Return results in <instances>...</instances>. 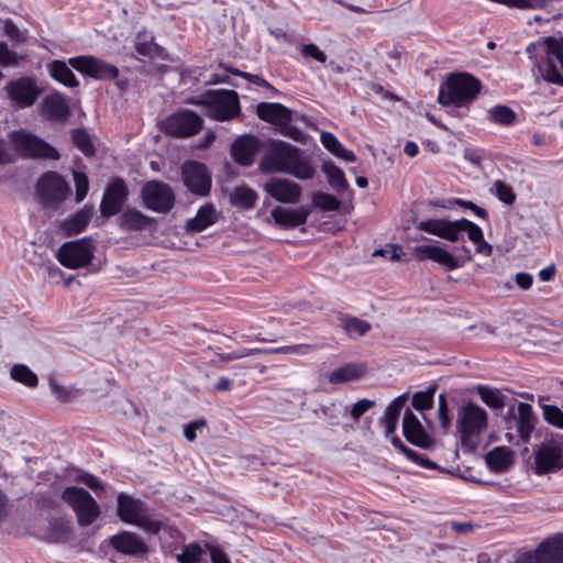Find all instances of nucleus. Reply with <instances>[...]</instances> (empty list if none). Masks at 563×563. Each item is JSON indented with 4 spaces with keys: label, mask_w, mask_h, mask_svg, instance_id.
Here are the masks:
<instances>
[{
    "label": "nucleus",
    "mask_w": 563,
    "mask_h": 563,
    "mask_svg": "<svg viewBox=\"0 0 563 563\" xmlns=\"http://www.w3.org/2000/svg\"><path fill=\"white\" fill-rule=\"evenodd\" d=\"M518 416L516 418L517 431L523 443L530 441L531 434L538 422V418L530 404L519 402Z\"/></svg>",
    "instance_id": "nucleus-27"
},
{
    "label": "nucleus",
    "mask_w": 563,
    "mask_h": 563,
    "mask_svg": "<svg viewBox=\"0 0 563 563\" xmlns=\"http://www.w3.org/2000/svg\"><path fill=\"white\" fill-rule=\"evenodd\" d=\"M70 67L96 80H114L119 77V68L92 55H80L68 59Z\"/></svg>",
    "instance_id": "nucleus-16"
},
{
    "label": "nucleus",
    "mask_w": 563,
    "mask_h": 563,
    "mask_svg": "<svg viewBox=\"0 0 563 563\" xmlns=\"http://www.w3.org/2000/svg\"><path fill=\"white\" fill-rule=\"evenodd\" d=\"M374 406V400H369L366 398L361 399L353 405V407L350 410V415L355 421H357L367 410H369Z\"/></svg>",
    "instance_id": "nucleus-58"
},
{
    "label": "nucleus",
    "mask_w": 563,
    "mask_h": 563,
    "mask_svg": "<svg viewBox=\"0 0 563 563\" xmlns=\"http://www.w3.org/2000/svg\"><path fill=\"white\" fill-rule=\"evenodd\" d=\"M489 120L500 124L510 125L516 120V113L507 106H495L488 111Z\"/></svg>",
    "instance_id": "nucleus-42"
},
{
    "label": "nucleus",
    "mask_w": 563,
    "mask_h": 563,
    "mask_svg": "<svg viewBox=\"0 0 563 563\" xmlns=\"http://www.w3.org/2000/svg\"><path fill=\"white\" fill-rule=\"evenodd\" d=\"M435 386L427 390L417 391L411 399V406L419 411L429 410L433 407Z\"/></svg>",
    "instance_id": "nucleus-44"
},
{
    "label": "nucleus",
    "mask_w": 563,
    "mask_h": 563,
    "mask_svg": "<svg viewBox=\"0 0 563 563\" xmlns=\"http://www.w3.org/2000/svg\"><path fill=\"white\" fill-rule=\"evenodd\" d=\"M322 145L332 154H335L342 143L331 132H322L320 136Z\"/></svg>",
    "instance_id": "nucleus-60"
},
{
    "label": "nucleus",
    "mask_w": 563,
    "mask_h": 563,
    "mask_svg": "<svg viewBox=\"0 0 563 563\" xmlns=\"http://www.w3.org/2000/svg\"><path fill=\"white\" fill-rule=\"evenodd\" d=\"M62 499L71 507L80 527L92 525L101 514L100 506L85 488L77 486L66 487L62 493Z\"/></svg>",
    "instance_id": "nucleus-6"
},
{
    "label": "nucleus",
    "mask_w": 563,
    "mask_h": 563,
    "mask_svg": "<svg viewBox=\"0 0 563 563\" xmlns=\"http://www.w3.org/2000/svg\"><path fill=\"white\" fill-rule=\"evenodd\" d=\"M563 548V533L544 539L534 551L520 553L515 563H549Z\"/></svg>",
    "instance_id": "nucleus-20"
},
{
    "label": "nucleus",
    "mask_w": 563,
    "mask_h": 563,
    "mask_svg": "<svg viewBox=\"0 0 563 563\" xmlns=\"http://www.w3.org/2000/svg\"><path fill=\"white\" fill-rule=\"evenodd\" d=\"M495 196L505 205L511 206L516 201V194L514 189L503 180L494 183Z\"/></svg>",
    "instance_id": "nucleus-49"
},
{
    "label": "nucleus",
    "mask_w": 563,
    "mask_h": 563,
    "mask_svg": "<svg viewBox=\"0 0 563 563\" xmlns=\"http://www.w3.org/2000/svg\"><path fill=\"white\" fill-rule=\"evenodd\" d=\"M21 59H23V57L19 56L14 51L10 49L5 42H0V66H16Z\"/></svg>",
    "instance_id": "nucleus-51"
},
{
    "label": "nucleus",
    "mask_w": 563,
    "mask_h": 563,
    "mask_svg": "<svg viewBox=\"0 0 563 563\" xmlns=\"http://www.w3.org/2000/svg\"><path fill=\"white\" fill-rule=\"evenodd\" d=\"M203 128V119L191 110H181L168 115L162 123V131L169 136L188 139Z\"/></svg>",
    "instance_id": "nucleus-13"
},
{
    "label": "nucleus",
    "mask_w": 563,
    "mask_h": 563,
    "mask_svg": "<svg viewBox=\"0 0 563 563\" xmlns=\"http://www.w3.org/2000/svg\"><path fill=\"white\" fill-rule=\"evenodd\" d=\"M473 227L474 222L466 218H461L455 221L448 220L441 239L450 241L452 243L464 241L463 236H461V233L466 232L468 234V232L472 231Z\"/></svg>",
    "instance_id": "nucleus-34"
},
{
    "label": "nucleus",
    "mask_w": 563,
    "mask_h": 563,
    "mask_svg": "<svg viewBox=\"0 0 563 563\" xmlns=\"http://www.w3.org/2000/svg\"><path fill=\"white\" fill-rule=\"evenodd\" d=\"M342 321V328L344 329L345 333L349 336H363L365 335L371 329V324L356 317H346L341 319Z\"/></svg>",
    "instance_id": "nucleus-41"
},
{
    "label": "nucleus",
    "mask_w": 563,
    "mask_h": 563,
    "mask_svg": "<svg viewBox=\"0 0 563 563\" xmlns=\"http://www.w3.org/2000/svg\"><path fill=\"white\" fill-rule=\"evenodd\" d=\"M203 550L199 543L192 542L183 547L181 553L177 554L179 563H200Z\"/></svg>",
    "instance_id": "nucleus-45"
},
{
    "label": "nucleus",
    "mask_w": 563,
    "mask_h": 563,
    "mask_svg": "<svg viewBox=\"0 0 563 563\" xmlns=\"http://www.w3.org/2000/svg\"><path fill=\"white\" fill-rule=\"evenodd\" d=\"M457 254L453 255L444 247L435 244H422L415 247V254L419 261H433L441 265L445 271H454L463 267L473 260L471 249L466 245L456 247Z\"/></svg>",
    "instance_id": "nucleus-8"
},
{
    "label": "nucleus",
    "mask_w": 563,
    "mask_h": 563,
    "mask_svg": "<svg viewBox=\"0 0 563 563\" xmlns=\"http://www.w3.org/2000/svg\"><path fill=\"white\" fill-rule=\"evenodd\" d=\"M452 205H456L464 209L471 210L472 212H474L475 216H477L479 219H483L485 221H488V219H489L487 210L477 206L473 201L455 198L452 201Z\"/></svg>",
    "instance_id": "nucleus-56"
},
{
    "label": "nucleus",
    "mask_w": 563,
    "mask_h": 563,
    "mask_svg": "<svg viewBox=\"0 0 563 563\" xmlns=\"http://www.w3.org/2000/svg\"><path fill=\"white\" fill-rule=\"evenodd\" d=\"M4 34L13 42L18 44H24L27 40L26 31H21L16 24L8 19L3 23Z\"/></svg>",
    "instance_id": "nucleus-52"
},
{
    "label": "nucleus",
    "mask_w": 563,
    "mask_h": 563,
    "mask_svg": "<svg viewBox=\"0 0 563 563\" xmlns=\"http://www.w3.org/2000/svg\"><path fill=\"white\" fill-rule=\"evenodd\" d=\"M69 66V63L67 64L64 60H53L48 65V71L51 77L56 81L63 84L66 87L76 88L79 86V81Z\"/></svg>",
    "instance_id": "nucleus-33"
},
{
    "label": "nucleus",
    "mask_w": 563,
    "mask_h": 563,
    "mask_svg": "<svg viewBox=\"0 0 563 563\" xmlns=\"http://www.w3.org/2000/svg\"><path fill=\"white\" fill-rule=\"evenodd\" d=\"M265 191L276 201L295 203L301 196V187L291 180L273 178L265 185Z\"/></svg>",
    "instance_id": "nucleus-24"
},
{
    "label": "nucleus",
    "mask_w": 563,
    "mask_h": 563,
    "mask_svg": "<svg viewBox=\"0 0 563 563\" xmlns=\"http://www.w3.org/2000/svg\"><path fill=\"white\" fill-rule=\"evenodd\" d=\"M155 223L154 219L136 209L129 208L119 218V225L123 231H144Z\"/></svg>",
    "instance_id": "nucleus-28"
},
{
    "label": "nucleus",
    "mask_w": 563,
    "mask_h": 563,
    "mask_svg": "<svg viewBox=\"0 0 563 563\" xmlns=\"http://www.w3.org/2000/svg\"><path fill=\"white\" fill-rule=\"evenodd\" d=\"M78 481L96 493L104 490L102 482L97 476L90 473H85L84 475H80L78 477Z\"/></svg>",
    "instance_id": "nucleus-61"
},
{
    "label": "nucleus",
    "mask_w": 563,
    "mask_h": 563,
    "mask_svg": "<svg viewBox=\"0 0 563 563\" xmlns=\"http://www.w3.org/2000/svg\"><path fill=\"white\" fill-rule=\"evenodd\" d=\"M445 87V90L440 89L438 101L442 106L453 104L460 108L476 99L482 89V84L468 73H454L446 78Z\"/></svg>",
    "instance_id": "nucleus-4"
},
{
    "label": "nucleus",
    "mask_w": 563,
    "mask_h": 563,
    "mask_svg": "<svg viewBox=\"0 0 563 563\" xmlns=\"http://www.w3.org/2000/svg\"><path fill=\"white\" fill-rule=\"evenodd\" d=\"M314 350L313 345L310 344H295V345H284L279 347H274L271 350H266L268 353H277V354H297V355H307Z\"/></svg>",
    "instance_id": "nucleus-50"
},
{
    "label": "nucleus",
    "mask_w": 563,
    "mask_h": 563,
    "mask_svg": "<svg viewBox=\"0 0 563 563\" xmlns=\"http://www.w3.org/2000/svg\"><path fill=\"white\" fill-rule=\"evenodd\" d=\"M119 518L129 525H133L151 533H158L163 528L161 520L150 519L146 504L125 493H120L117 497Z\"/></svg>",
    "instance_id": "nucleus-5"
},
{
    "label": "nucleus",
    "mask_w": 563,
    "mask_h": 563,
    "mask_svg": "<svg viewBox=\"0 0 563 563\" xmlns=\"http://www.w3.org/2000/svg\"><path fill=\"white\" fill-rule=\"evenodd\" d=\"M280 133L296 142H302L305 139V133L301 129L295 125H290V123H287V125H283L279 129Z\"/></svg>",
    "instance_id": "nucleus-63"
},
{
    "label": "nucleus",
    "mask_w": 563,
    "mask_h": 563,
    "mask_svg": "<svg viewBox=\"0 0 563 563\" xmlns=\"http://www.w3.org/2000/svg\"><path fill=\"white\" fill-rule=\"evenodd\" d=\"M92 217V207L86 205L62 223V230L67 236L77 235L86 230Z\"/></svg>",
    "instance_id": "nucleus-29"
},
{
    "label": "nucleus",
    "mask_w": 563,
    "mask_h": 563,
    "mask_svg": "<svg viewBox=\"0 0 563 563\" xmlns=\"http://www.w3.org/2000/svg\"><path fill=\"white\" fill-rule=\"evenodd\" d=\"M438 415L440 423L443 428H448L451 423V417L449 412V405L446 400V396L444 394H441L439 396V408H438Z\"/></svg>",
    "instance_id": "nucleus-59"
},
{
    "label": "nucleus",
    "mask_w": 563,
    "mask_h": 563,
    "mask_svg": "<svg viewBox=\"0 0 563 563\" xmlns=\"http://www.w3.org/2000/svg\"><path fill=\"white\" fill-rule=\"evenodd\" d=\"M70 137L74 146L79 150L86 157H93L96 155L95 144L86 129H73L70 131Z\"/></svg>",
    "instance_id": "nucleus-38"
},
{
    "label": "nucleus",
    "mask_w": 563,
    "mask_h": 563,
    "mask_svg": "<svg viewBox=\"0 0 563 563\" xmlns=\"http://www.w3.org/2000/svg\"><path fill=\"white\" fill-rule=\"evenodd\" d=\"M300 53L303 58H312L321 64H325L328 59L325 53L313 43L303 44Z\"/></svg>",
    "instance_id": "nucleus-55"
},
{
    "label": "nucleus",
    "mask_w": 563,
    "mask_h": 563,
    "mask_svg": "<svg viewBox=\"0 0 563 563\" xmlns=\"http://www.w3.org/2000/svg\"><path fill=\"white\" fill-rule=\"evenodd\" d=\"M311 211L310 206H301L298 209L276 206L271 214L278 227L288 230L305 224Z\"/></svg>",
    "instance_id": "nucleus-23"
},
{
    "label": "nucleus",
    "mask_w": 563,
    "mask_h": 563,
    "mask_svg": "<svg viewBox=\"0 0 563 563\" xmlns=\"http://www.w3.org/2000/svg\"><path fill=\"white\" fill-rule=\"evenodd\" d=\"M536 49L543 53L538 64L543 80L563 87V38L542 37L537 44H529L527 53L532 54Z\"/></svg>",
    "instance_id": "nucleus-3"
},
{
    "label": "nucleus",
    "mask_w": 563,
    "mask_h": 563,
    "mask_svg": "<svg viewBox=\"0 0 563 563\" xmlns=\"http://www.w3.org/2000/svg\"><path fill=\"white\" fill-rule=\"evenodd\" d=\"M96 246L91 238L65 242L56 253L57 261L66 268L78 269L90 265Z\"/></svg>",
    "instance_id": "nucleus-9"
},
{
    "label": "nucleus",
    "mask_w": 563,
    "mask_h": 563,
    "mask_svg": "<svg viewBox=\"0 0 563 563\" xmlns=\"http://www.w3.org/2000/svg\"><path fill=\"white\" fill-rule=\"evenodd\" d=\"M36 194L42 206L51 207L63 202L70 194V187L64 177L53 170L43 173L37 179Z\"/></svg>",
    "instance_id": "nucleus-12"
},
{
    "label": "nucleus",
    "mask_w": 563,
    "mask_h": 563,
    "mask_svg": "<svg viewBox=\"0 0 563 563\" xmlns=\"http://www.w3.org/2000/svg\"><path fill=\"white\" fill-rule=\"evenodd\" d=\"M407 395L402 394L396 397L386 408L384 416L382 417V422L385 426V434L389 437L395 433L398 427V420L401 410L404 409L407 402Z\"/></svg>",
    "instance_id": "nucleus-31"
},
{
    "label": "nucleus",
    "mask_w": 563,
    "mask_h": 563,
    "mask_svg": "<svg viewBox=\"0 0 563 563\" xmlns=\"http://www.w3.org/2000/svg\"><path fill=\"white\" fill-rule=\"evenodd\" d=\"M487 428L486 411L473 402L461 407L457 413L456 429L463 444L477 438Z\"/></svg>",
    "instance_id": "nucleus-11"
},
{
    "label": "nucleus",
    "mask_w": 563,
    "mask_h": 563,
    "mask_svg": "<svg viewBox=\"0 0 563 563\" xmlns=\"http://www.w3.org/2000/svg\"><path fill=\"white\" fill-rule=\"evenodd\" d=\"M365 374V367L355 363H347L332 371L329 375V382L333 385L357 380Z\"/></svg>",
    "instance_id": "nucleus-32"
},
{
    "label": "nucleus",
    "mask_w": 563,
    "mask_h": 563,
    "mask_svg": "<svg viewBox=\"0 0 563 563\" xmlns=\"http://www.w3.org/2000/svg\"><path fill=\"white\" fill-rule=\"evenodd\" d=\"M468 239L476 245V253L485 256L492 255L493 247L485 241L483 230L476 223H474L472 231L468 232Z\"/></svg>",
    "instance_id": "nucleus-46"
},
{
    "label": "nucleus",
    "mask_w": 563,
    "mask_h": 563,
    "mask_svg": "<svg viewBox=\"0 0 563 563\" xmlns=\"http://www.w3.org/2000/svg\"><path fill=\"white\" fill-rule=\"evenodd\" d=\"M563 468V444L551 441L536 452L534 473L544 475Z\"/></svg>",
    "instance_id": "nucleus-18"
},
{
    "label": "nucleus",
    "mask_w": 563,
    "mask_h": 563,
    "mask_svg": "<svg viewBox=\"0 0 563 563\" xmlns=\"http://www.w3.org/2000/svg\"><path fill=\"white\" fill-rule=\"evenodd\" d=\"M256 200V191L245 185L235 187L230 195V202L232 206L246 210L254 208Z\"/></svg>",
    "instance_id": "nucleus-37"
},
{
    "label": "nucleus",
    "mask_w": 563,
    "mask_h": 563,
    "mask_svg": "<svg viewBox=\"0 0 563 563\" xmlns=\"http://www.w3.org/2000/svg\"><path fill=\"white\" fill-rule=\"evenodd\" d=\"M477 394L484 404L493 409H501L505 406V396L499 390L490 389L486 386H479Z\"/></svg>",
    "instance_id": "nucleus-43"
},
{
    "label": "nucleus",
    "mask_w": 563,
    "mask_h": 563,
    "mask_svg": "<svg viewBox=\"0 0 563 563\" xmlns=\"http://www.w3.org/2000/svg\"><path fill=\"white\" fill-rule=\"evenodd\" d=\"M486 462L492 470L504 472L512 464V454L507 448L498 446L487 453Z\"/></svg>",
    "instance_id": "nucleus-36"
},
{
    "label": "nucleus",
    "mask_w": 563,
    "mask_h": 563,
    "mask_svg": "<svg viewBox=\"0 0 563 563\" xmlns=\"http://www.w3.org/2000/svg\"><path fill=\"white\" fill-rule=\"evenodd\" d=\"M543 419L559 428V429H563V411L556 407V406H552V405H547L543 407Z\"/></svg>",
    "instance_id": "nucleus-54"
},
{
    "label": "nucleus",
    "mask_w": 563,
    "mask_h": 563,
    "mask_svg": "<svg viewBox=\"0 0 563 563\" xmlns=\"http://www.w3.org/2000/svg\"><path fill=\"white\" fill-rule=\"evenodd\" d=\"M216 221L214 206L212 203H206L198 209L196 217L187 220L185 228L188 232L198 233L216 223Z\"/></svg>",
    "instance_id": "nucleus-30"
},
{
    "label": "nucleus",
    "mask_w": 563,
    "mask_h": 563,
    "mask_svg": "<svg viewBox=\"0 0 563 563\" xmlns=\"http://www.w3.org/2000/svg\"><path fill=\"white\" fill-rule=\"evenodd\" d=\"M402 434L406 440L420 449H430L434 439L427 432L418 417L407 409L402 417Z\"/></svg>",
    "instance_id": "nucleus-21"
},
{
    "label": "nucleus",
    "mask_w": 563,
    "mask_h": 563,
    "mask_svg": "<svg viewBox=\"0 0 563 563\" xmlns=\"http://www.w3.org/2000/svg\"><path fill=\"white\" fill-rule=\"evenodd\" d=\"M4 91L19 109L34 106L43 93V89L37 85L36 79L31 76H22L8 81Z\"/></svg>",
    "instance_id": "nucleus-15"
},
{
    "label": "nucleus",
    "mask_w": 563,
    "mask_h": 563,
    "mask_svg": "<svg viewBox=\"0 0 563 563\" xmlns=\"http://www.w3.org/2000/svg\"><path fill=\"white\" fill-rule=\"evenodd\" d=\"M256 115L267 123L278 128L292 121V111L278 102H261L256 107Z\"/></svg>",
    "instance_id": "nucleus-26"
},
{
    "label": "nucleus",
    "mask_w": 563,
    "mask_h": 563,
    "mask_svg": "<svg viewBox=\"0 0 563 563\" xmlns=\"http://www.w3.org/2000/svg\"><path fill=\"white\" fill-rule=\"evenodd\" d=\"M448 219H428L420 221L417 229L429 234L442 238Z\"/></svg>",
    "instance_id": "nucleus-48"
},
{
    "label": "nucleus",
    "mask_w": 563,
    "mask_h": 563,
    "mask_svg": "<svg viewBox=\"0 0 563 563\" xmlns=\"http://www.w3.org/2000/svg\"><path fill=\"white\" fill-rule=\"evenodd\" d=\"M260 352H262L261 349L243 347L239 352L220 353V354H217V355H218L219 360L222 361V362H231V361H235V360H239V358H242V357H245V356L254 355V354L260 353Z\"/></svg>",
    "instance_id": "nucleus-57"
},
{
    "label": "nucleus",
    "mask_w": 563,
    "mask_h": 563,
    "mask_svg": "<svg viewBox=\"0 0 563 563\" xmlns=\"http://www.w3.org/2000/svg\"><path fill=\"white\" fill-rule=\"evenodd\" d=\"M186 102L205 107L206 115L220 122L234 120L241 114L240 98L234 90L209 89L199 96L188 98Z\"/></svg>",
    "instance_id": "nucleus-2"
},
{
    "label": "nucleus",
    "mask_w": 563,
    "mask_h": 563,
    "mask_svg": "<svg viewBox=\"0 0 563 563\" xmlns=\"http://www.w3.org/2000/svg\"><path fill=\"white\" fill-rule=\"evenodd\" d=\"M346 408L340 401H331L314 410V415L323 419L329 426H339Z\"/></svg>",
    "instance_id": "nucleus-35"
},
{
    "label": "nucleus",
    "mask_w": 563,
    "mask_h": 563,
    "mask_svg": "<svg viewBox=\"0 0 563 563\" xmlns=\"http://www.w3.org/2000/svg\"><path fill=\"white\" fill-rule=\"evenodd\" d=\"M265 148V140L253 134L239 136L231 146V155L234 162L241 166H251L258 153Z\"/></svg>",
    "instance_id": "nucleus-19"
},
{
    "label": "nucleus",
    "mask_w": 563,
    "mask_h": 563,
    "mask_svg": "<svg viewBox=\"0 0 563 563\" xmlns=\"http://www.w3.org/2000/svg\"><path fill=\"white\" fill-rule=\"evenodd\" d=\"M129 194V187L123 178H111L101 198L99 208L101 216L110 218L119 214L128 201Z\"/></svg>",
    "instance_id": "nucleus-17"
},
{
    "label": "nucleus",
    "mask_w": 563,
    "mask_h": 563,
    "mask_svg": "<svg viewBox=\"0 0 563 563\" xmlns=\"http://www.w3.org/2000/svg\"><path fill=\"white\" fill-rule=\"evenodd\" d=\"M41 112L52 122H65L71 114L65 96L58 91L47 95L42 100Z\"/></svg>",
    "instance_id": "nucleus-25"
},
{
    "label": "nucleus",
    "mask_w": 563,
    "mask_h": 563,
    "mask_svg": "<svg viewBox=\"0 0 563 563\" xmlns=\"http://www.w3.org/2000/svg\"><path fill=\"white\" fill-rule=\"evenodd\" d=\"M154 51V42L153 37L150 41H141V35L139 34L135 42V52L144 57H152Z\"/></svg>",
    "instance_id": "nucleus-62"
},
{
    "label": "nucleus",
    "mask_w": 563,
    "mask_h": 563,
    "mask_svg": "<svg viewBox=\"0 0 563 563\" xmlns=\"http://www.w3.org/2000/svg\"><path fill=\"white\" fill-rule=\"evenodd\" d=\"M11 378L26 387L34 388L38 385L37 375L24 364H15L10 371Z\"/></svg>",
    "instance_id": "nucleus-40"
},
{
    "label": "nucleus",
    "mask_w": 563,
    "mask_h": 563,
    "mask_svg": "<svg viewBox=\"0 0 563 563\" xmlns=\"http://www.w3.org/2000/svg\"><path fill=\"white\" fill-rule=\"evenodd\" d=\"M143 205L158 213H168L175 206L176 197L173 188L161 180H150L141 190Z\"/></svg>",
    "instance_id": "nucleus-14"
},
{
    "label": "nucleus",
    "mask_w": 563,
    "mask_h": 563,
    "mask_svg": "<svg viewBox=\"0 0 563 563\" xmlns=\"http://www.w3.org/2000/svg\"><path fill=\"white\" fill-rule=\"evenodd\" d=\"M206 426V420L205 419H197V420H194V421H190L184 429V435L185 438L192 442L196 440L197 438V434H196V431L202 427Z\"/></svg>",
    "instance_id": "nucleus-64"
},
{
    "label": "nucleus",
    "mask_w": 563,
    "mask_h": 563,
    "mask_svg": "<svg viewBox=\"0 0 563 563\" xmlns=\"http://www.w3.org/2000/svg\"><path fill=\"white\" fill-rule=\"evenodd\" d=\"M74 181H75V188H76V196L75 199L77 202L82 201L89 190V179L87 175L82 172H74Z\"/></svg>",
    "instance_id": "nucleus-53"
},
{
    "label": "nucleus",
    "mask_w": 563,
    "mask_h": 563,
    "mask_svg": "<svg viewBox=\"0 0 563 563\" xmlns=\"http://www.w3.org/2000/svg\"><path fill=\"white\" fill-rule=\"evenodd\" d=\"M322 172L325 174L329 185L336 191H345L349 188V183L341 168L333 162L327 161L322 164Z\"/></svg>",
    "instance_id": "nucleus-39"
},
{
    "label": "nucleus",
    "mask_w": 563,
    "mask_h": 563,
    "mask_svg": "<svg viewBox=\"0 0 563 563\" xmlns=\"http://www.w3.org/2000/svg\"><path fill=\"white\" fill-rule=\"evenodd\" d=\"M180 176L187 190L197 197H208L212 188V176L205 163L188 159L180 167Z\"/></svg>",
    "instance_id": "nucleus-10"
},
{
    "label": "nucleus",
    "mask_w": 563,
    "mask_h": 563,
    "mask_svg": "<svg viewBox=\"0 0 563 563\" xmlns=\"http://www.w3.org/2000/svg\"><path fill=\"white\" fill-rule=\"evenodd\" d=\"M313 205L322 211H336L340 208V200L331 194L316 192L312 196Z\"/></svg>",
    "instance_id": "nucleus-47"
},
{
    "label": "nucleus",
    "mask_w": 563,
    "mask_h": 563,
    "mask_svg": "<svg viewBox=\"0 0 563 563\" xmlns=\"http://www.w3.org/2000/svg\"><path fill=\"white\" fill-rule=\"evenodd\" d=\"M108 543L117 552L131 555L144 556L148 553V547L145 541L134 532L122 531L108 539Z\"/></svg>",
    "instance_id": "nucleus-22"
},
{
    "label": "nucleus",
    "mask_w": 563,
    "mask_h": 563,
    "mask_svg": "<svg viewBox=\"0 0 563 563\" xmlns=\"http://www.w3.org/2000/svg\"><path fill=\"white\" fill-rule=\"evenodd\" d=\"M11 141L21 157L29 159L58 161L59 152L40 136L26 131H14Z\"/></svg>",
    "instance_id": "nucleus-7"
},
{
    "label": "nucleus",
    "mask_w": 563,
    "mask_h": 563,
    "mask_svg": "<svg viewBox=\"0 0 563 563\" xmlns=\"http://www.w3.org/2000/svg\"><path fill=\"white\" fill-rule=\"evenodd\" d=\"M264 155L260 169L266 174L284 173L297 179L308 180L314 176L316 169L298 147L274 139L265 140Z\"/></svg>",
    "instance_id": "nucleus-1"
}]
</instances>
